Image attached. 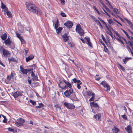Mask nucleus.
Returning <instances> with one entry per match:
<instances>
[{
	"label": "nucleus",
	"instance_id": "f257e3e1",
	"mask_svg": "<svg viewBox=\"0 0 133 133\" xmlns=\"http://www.w3.org/2000/svg\"><path fill=\"white\" fill-rule=\"evenodd\" d=\"M25 5L30 11L35 12L38 15H41L42 14V11L36 7L34 4H32L30 2H26L25 3Z\"/></svg>",
	"mask_w": 133,
	"mask_h": 133
},
{
	"label": "nucleus",
	"instance_id": "f03ea898",
	"mask_svg": "<svg viewBox=\"0 0 133 133\" xmlns=\"http://www.w3.org/2000/svg\"><path fill=\"white\" fill-rule=\"evenodd\" d=\"M58 84L60 88L64 89H66L68 88H71V85L68 82L64 79L63 81H60L58 83Z\"/></svg>",
	"mask_w": 133,
	"mask_h": 133
},
{
	"label": "nucleus",
	"instance_id": "7ed1b4c3",
	"mask_svg": "<svg viewBox=\"0 0 133 133\" xmlns=\"http://www.w3.org/2000/svg\"><path fill=\"white\" fill-rule=\"evenodd\" d=\"M76 30L77 32L79 35L81 36H83L84 34V31L82 28L80 24H77L76 26Z\"/></svg>",
	"mask_w": 133,
	"mask_h": 133
},
{
	"label": "nucleus",
	"instance_id": "20e7f679",
	"mask_svg": "<svg viewBox=\"0 0 133 133\" xmlns=\"http://www.w3.org/2000/svg\"><path fill=\"white\" fill-rule=\"evenodd\" d=\"M17 121H15V123L17 127H19L23 125V123L25 122V120L23 118H19L17 119Z\"/></svg>",
	"mask_w": 133,
	"mask_h": 133
},
{
	"label": "nucleus",
	"instance_id": "39448f33",
	"mask_svg": "<svg viewBox=\"0 0 133 133\" xmlns=\"http://www.w3.org/2000/svg\"><path fill=\"white\" fill-rule=\"evenodd\" d=\"M69 88V89H67L64 92L65 95L67 97H70V96H71L73 92V90L71 88Z\"/></svg>",
	"mask_w": 133,
	"mask_h": 133
},
{
	"label": "nucleus",
	"instance_id": "423d86ee",
	"mask_svg": "<svg viewBox=\"0 0 133 133\" xmlns=\"http://www.w3.org/2000/svg\"><path fill=\"white\" fill-rule=\"evenodd\" d=\"M64 105L68 109H74L75 108V106L73 104L66 102L64 103Z\"/></svg>",
	"mask_w": 133,
	"mask_h": 133
},
{
	"label": "nucleus",
	"instance_id": "0eeeda50",
	"mask_svg": "<svg viewBox=\"0 0 133 133\" xmlns=\"http://www.w3.org/2000/svg\"><path fill=\"white\" fill-rule=\"evenodd\" d=\"M11 94L15 98L19 96H21L22 95V94L21 92H19L18 91L14 92L13 93L12 92Z\"/></svg>",
	"mask_w": 133,
	"mask_h": 133
},
{
	"label": "nucleus",
	"instance_id": "6e6552de",
	"mask_svg": "<svg viewBox=\"0 0 133 133\" xmlns=\"http://www.w3.org/2000/svg\"><path fill=\"white\" fill-rule=\"evenodd\" d=\"M69 98L73 101H79V99L76 97V95L75 93L74 92L70 96Z\"/></svg>",
	"mask_w": 133,
	"mask_h": 133
},
{
	"label": "nucleus",
	"instance_id": "1a4fd4ad",
	"mask_svg": "<svg viewBox=\"0 0 133 133\" xmlns=\"http://www.w3.org/2000/svg\"><path fill=\"white\" fill-rule=\"evenodd\" d=\"M73 23L71 21H68L65 23L64 25L67 28H70L73 25Z\"/></svg>",
	"mask_w": 133,
	"mask_h": 133
},
{
	"label": "nucleus",
	"instance_id": "9d476101",
	"mask_svg": "<svg viewBox=\"0 0 133 133\" xmlns=\"http://www.w3.org/2000/svg\"><path fill=\"white\" fill-rule=\"evenodd\" d=\"M62 37L64 42H67L69 39V36H68L67 33H65L64 35H62Z\"/></svg>",
	"mask_w": 133,
	"mask_h": 133
},
{
	"label": "nucleus",
	"instance_id": "9b49d317",
	"mask_svg": "<svg viewBox=\"0 0 133 133\" xmlns=\"http://www.w3.org/2000/svg\"><path fill=\"white\" fill-rule=\"evenodd\" d=\"M90 104L91 108L93 107L96 108H98V109L99 108V107L97 104V103H95L94 101L90 102Z\"/></svg>",
	"mask_w": 133,
	"mask_h": 133
},
{
	"label": "nucleus",
	"instance_id": "f8f14e48",
	"mask_svg": "<svg viewBox=\"0 0 133 133\" xmlns=\"http://www.w3.org/2000/svg\"><path fill=\"white\" fill-rule=\"evenodd\" d=\"M125 129L128 133H132V127L130 125L126 127Z\"/></svg>",
	"mask_w": 133,
	"mask_h": 133
},
{
	"label": "nucleus",
	"instance_id": "ddd939ff",
	"mask_svg": "<svg viewBox=\"0 0 133 133\" xmlns=\"http://www.w3.org/2000/svg\"><path fill=\"white\" fill-rule=\"evenodd\" d=\"M101 116V114H98L94 115V118L97 120L99 121H101V119L100 118Z\"/></svg>",
	"mask_w": 133,
	"mask_h": 133
},
{
	"label": "nucleus",
	"instance_id": "4468645a",
	"mask_svg": "<svg viewBox=\"0 0 133 133\" xmlns=\"http://www.w3.org/2000/svg\"><path fill=\"white\" fill-rule=\"evenodd\" d=\"M20 71L22 72L23 74H25V75L27 74V71H26V69H24L22 66H20Z\"/></svg>",
	"mask_w": 133,
	"mask_h": 133
},
{
	"label": "nucleus",
	"instance_id": "2eb2a0df",
	"mask_svg": "<svg viewBox=\"0 0 133 133\" xmlns=\"http://www.w3.org/2000/svg\"><path fill=\"white\" fill-rule=\"evenodd\" d=\"M85 39L88 42L87 44L90 47H91L92 46V44L90 41L89 37H85Z\"/></svg>",
	"mask_w": 133,
	"mask_h": 133
},
{
	"label": "nucleus",
	"instance_id": "dca6fc26",
	"mask_svg": "<svg viewBox=\"0 0 133 133\" xmlns=\"http://www.w3.org/2000/svg\"><path fill=\"white\" fill-rule=\"evenodd\" d=\"M10 45V47L12 49H14L15 48V44L14 43H12L10 41V38H9V46Z\"/></svg>",
	"mask_w": 133,
	"mask_h": 133
},
{
	"label": "nucleus",
	"instance_id": "f3484780",
	"mask_svg": "<svg viewBox=\"0 0 133 133\" xmlns=\"http://www.w3.org/2000/svg\"><path fill=\"white\" fill-rule=\"evenodd\" d=\"M2 52L3 55L5 57H6L7 56L8 53V51L6 50L3 49H2Z\"/></svg>",
	"mask_w": 133,
	"mask_h": 133
},
{
	"label": "nucleus",
	"instance_id": "a211bd4d",
	"mask_svg": "<svg viewBox=\"0 0 133 133\" xmlns=\"http://www.w3.org/2000/svg\"><path fill=\"white\" fill-rule=\"evenodd\" d=\"M17 131V129L16 128H9V131L13 132L14 133H16Z\"/></svg>",
	"mask_w": 133,
	"mask_h": 133
},
{
	"label": "nucleus",
	"instance_id": "6ab92c4d",
	"mask_svg": "<svg viewBox=\"0 0 133 133\" xmlns=\"http://www.w3.org/2000/svg\"><path fill=\"white\" fill-rule=\"evenodd\" d=\"M34 57V56H30L26 58V61L27 62H28L29 61L32 59Z\"/></svg>",
	"mask_w": 133,
	"mask_h": 133
},
{
	"label": "nucleus",
	"instance_id": "aec40b11",
	"mask_svg": "<svg viewBox=\"0 0 133 133\" xmlns=\"http://www.w3.org/2000/svg\"><path fill=\"white\" fill-rule=\"evenodd\" d=\"M100 84L102 85L104 87H107V86L109 85L108 83L105 81H102L100 83Z\"/></svg>",
	"mask_w": 133,
	"mask_h": 133
},
{
	"label": "nucleus",
	"instance_id": "412c9836",
	"mask_svg": "<svg viewBox=\"0 0 133 133\" xmlns=\"http://www.w3.org/2000/svg\"><path fill=\"white\" fill-rule=\"evenodd\" d=\"M3 11H4V14L6 16V15L8 16V10L7 7L4 9Z\"/></svg>",
	"mask_w": 133,
	"mask_h": 133
},
{
	"label": "nucleus",
	"instance_id": "4be33fe9",
	"mask_svg": "<svg viewBox=\"0 0 133 133\" xmlns=\"http://www.w3.org/2000/svg\"><path fill=\"white\" fill-rule=\"evenodd\" d=\"M131 58L126 57L124 59H123V62L124 64H126L127 62H128L129 59H131Z\"/></svg>",
	"mask_w": 133,
	"mask_h": 133
},
{
	"label": "nucleus",
	"instance_id": "5701e85b",
	"mask_svg": "<svg viewBox=\"0 0 133 133\" xmlns=\"http://www.w3.org/2000/svg\"><path fill=\"white\" fill-rule=\"evenodd\" d=\"M7 37V35L5 33H4V34H3V35L1 36V37L3 40H5Z\"/></svg>",
	"mask_w": 133,
	"mask_h": 133
},
{
	"label": "nucleus",
	"instance_id": "b1692460",
	"mask_svg": "<svg viewBox=\"0 0 133 133\" xmlns=\"http://www.w3.org/2000/svg\"><path fill=\"white\" fill-rule=\"evenodd\" d=\"M113 132L114 133H117L119 131V129L116 127H114L112 129Z\"/></svg>",
	"mask_w": 133,
	"mask_h": 133
},
{
	"label": "nucleus",
	"instance_id": "393cba45",
	"mask_svg": "<svg viewBox=\"0 0 133 133\" xmlns=\"http://www.w3.org/2000/svg\"><path fill=\"white\" fill-rule=\"evenodd\" d=\"M92 97H91L90 99H89V101L90 102L92 101H94V99L95 97V94L94 93H92Z\"/></svg>",
	"mask_w": 133,
	"mask_h": 133
},
{
	"label": "nucleus",
	"instance_id": "a878e982",
	"mask_svg": "<svg viewBox=\"0 0 133 133\" xmlns=\"http://www.w3.org/2000/svg\"><path fill=\"white\" fill-rule=\"evenodd\" d=\"M120 67L121 69L123 71H125V70L124 67L119 63H118L117 64Z\"/></svg>",
	"mask_w": 133,
	"mask_h": 133
},
{
	"label": "nucleus",
	"instance_id": "bb28decb",
	"mask_svg": "<svg viewBox=\"0 0 133 133\" xmlns=\"http://www.w3.org/2000/svg\"><path fill=\"white\" fill-rule=\"evenodd\" d=\"M122 37H120V38H118V37L116 38V39L119 42H121L123 44H124V43L122 40Z\"/></svg>",
	"mask_w": 133,
	"mask_h": 133
},
{
	"label": "nucleus",
	"instance_id": "cd10ccee",
	"mask_svg": "<svg viewBox=\"0 0 133 133\" xmlns=\"http://www.w3.org/2000/svg\"><path fill=\"white\" fill-rule=\"evenodd\" d=\"M58 19L57 18V20L56 22H55V29H56L58 27Z\"/></svg>",
	"mask_w": 133,
	"mask_h": 133
},
{
	"label": "nucleus",
	"instance_id": "c85d7f7f",
	"mask_svg": "<svg viewBox=\"0 0 133 133\" xmlns=\"http://www.w3.org/2000/svg\"><path fill=\"white\" fill-rule=\"evenodd\" d=\"M62 29V28L61 27H59L58 28H57L56 29L57 32L58 34L61 31Z\"/></svg>",
	"mask_w": 133,
	"mask_h": 133
},
{
	"label": "nucleus",
	"instance_id": "c756f323",
	"mask_svg": "<svg viewBox=\"0 0 133 133\" xmlns=\"http://www.w3.org/2000/svg\"><path fill=\"white\" fill-rule=\"evenodd\" d=\"M44 106V105L42 103H39V105L38 106H36L35 107L37 108H40Z\"/></svg>",
	"mask_w": 133,
	"mask_h": 133
},
{
	"label": "nucleus",
	"instance_id": "7c9ffc66",
	"mask_svg": "<svg viewBox=\"0 0 133 133\" xmlns=\"http://www.w3.org/2000/svg\"><path fill=\"white\" fill-rule=\"evenodd\" d=\"M68 44L71 47H72L75 45L74 43L71 42H69L68 43Z\"/></svg>",
	"mask_w": 133,
	"mask_h": 133
},
{
	"label": "nucleus",
	"instance_id": "2f4dec72",
	"mask_svg": "<svg viewBox=\"0 0 133 133\" xmlns=\"http://www.w3.org/2000/svg\"><path fill=\"white\" fill-rule=\"evenodd\" d=\"M15 74L14 71L12 72L10 76V77L9 76V80L11 78H13V76Z\"/></svg>",
	"mask_w": 133,
	"mask_h": 133
},
{
	"label": "nucleus",
	"instance_id": "473e14b6",
	"mask_svg": "<svg viewBox=\"0 0 133 133\" xmlns=\"http://www.w3.org/2000/svg\"><path fill=\"white\" fill-rule=\"evenodd\" d=\"M108 23L110 25H113L115 23L111 19H110L108 20Z\"/></svg>",
	"mask_w": 133,
	"mask_h": 133
},
{
	"label": "nucleus",
	"instance_id": "72a5a7b5",
	"mask_svg": "<svg viewBox=\"0 0 133 133\" xmlns=\"http://www.w3.org/2000/svg\"><path fill=\"white\" fill-rule=\"evenodd\" d=\"M1 8L2 9H4L6 8V5H4L2 2H1Z\"/></svg>",
	"mask_w": 133,
	"mask_h": 133
},
{
	"label": "nucleus",
	"instance_id": "f704fd0d",
	"mask_svg": "<svg viewBox=\"0 0 133 133\" xmlns=\"http://www.w3.org/2000/svg\"><path fill=\"white\" fill-rule=\"evenodd\" d=\"M104 88L107 89L106 91L107 92H109L110 89V87L109 85H108V86H107V87H104Z\"/></svg>",
	"mask_w": 133,
	"mask_h": 133
},
{
	"label": "nucleus",
	"instance_id": "c9c22d12",
	"mask_svg": "<svg viewBox=\"0 0 133 133\" xmlns=\"http://www.w3.org/2000/svg\"><path fill=\"white\" fill-rule=\"evenodd\" d=\"M124 19L128 23L129 25L132 23L130 21L127 19V18H124Z\"/></svg>",
	"mask_w": 133,
	"mask_h": 133
},
{
	"label": "nucleus",
	"instance_id": "e433bc0d",
	"mask_svg": "<svg viewBox=\"0 0 133 133\" xmlns=\"http://www.w3.org/2000/svg\"><path fill=\"white\" fill-rule=\"evenodd\" d=\"M126 43L127 44L130 45L131 46L133 44V43H132V42H131L129 41H127V42H126Z\"/></svg>",
	"mask_w": 133,
	"mask_h": 133
},
{
	"label": "nucleus",
	"instance_id": "4c0bfd02",
	"mask_svg": "<svg viewBox=\"0 0 133 133\" xmlns=\"http://www.w3.org/2000/svg\"><path fill=\"white\" fill-rule=\"evenodd\" d=\"M0 97L2 98V97L4 96L5 94L3 92H2V90H1V92H0Z\"/></svg>",
	"mask_w": 133,
	"mask_h": 133
},
{
	"label": "nucleus",
	"instance_id": "58836bf2",
	"mask_svg": "<svg viewBox=\"0 0 133 133\" xmlns=\"http://www.w3.org/2000/svg\"><path fill=\"white\" fill-rule=\"evenodd\" d=\"M90 16L94 20V21L96 22H97V21L98 20H97L94 16H92L91 15H90Z\"/></svg>",
	"mask_w": 133,
	"mask_h": 133
},
{
	"label": "nucleus",
	"instance_id": "ea45409f",
	"mask_svg": "<svg viewBox=\"0 0 133 133\" xmlns=\"http://www.w3.org/2000/svg\"><path fill=\"white\" fill-rule=\"evenodd\" d=\"M87 95L89 96H91L92 95V93L89 91H87Z\"/></svg>",
	"mask_w": 133,
	"mask_h": 133
},
{
	"label": "nucleus",
	"instance_id": "a19ab883",
	"mask_svg": "<svg viewBox=\"0 0 133 133\" xmlns=\"http://www.w3.org/2000/svg\"><path fill=\"white\" fill-rule=\"evenodd\" d=\"M11 61H12L14 62H17L16 59L14 58L13 57L11 58L10 59H9V62H10Z\"/></svg>",
	"mask_w": 133,
	"mask_h": 133
},
{
	"label": "nucleus",
	"instance_id": "79ce46f5",
	"mask_svg": "<svg viewBox=\"0 0 133 133\" xmlns=\"http://www.w3.org/2000/svg\"><path fill=\"white\" fill-rule=\"evenodd\" d=\"M2 116L4 118V120L3 121V123H6L7 121V119L6 118V117L3 115H2Z\"/></svg>",
	"mask_w": 133,
	"mask_h": 133
},
{
	"label": "nucleus",
	"instance_id": "37998d69",
	"mask_svg": "<svg viewBox=\"0 0 133 133\" xmlns=\"http://www.w3.org/2000/svg\"><path fill=\"white\" fill-rule=\"evenodd\" d=\"M121 117L123 118L124 119H125L126 120H128L127 118V117L126 115H125L124 114L123 115H122L121 116Z\"/></svg>",
	"mask_w": 133,
	"mask_h": 133
},
{
	"label": "nucleus",
	"instance_id": "c03bdc74",
	"mask_svg": "<svg viewBox=\"0 0 133 133\" xmlns=\"http://www.w3.org/2000/svg\"><path fill=\"white\" fill-rule=\"evenodd\" d=\"M29 102L31 103L33 105H36V102L33 101L32 100H30Z\"/></svg>",
	"mask_w": 133,
	"mask_h": 133
},
{
	"label": "nucleus",
	"instance_id": "a18cd8bd",
	"mask_svg": "<svg viewBox=\"0 0 133 133\" xmlns=\"http://www.w3.org/2000/svg\"><path fill=\"white\" fill-rule=\"evenodd\" d=\"M16 35L17 37L19 38V39H22V37L19 34L17 33L16 34Z\"/></svg>",
	"mask_w": 133,
	"mask_h": 133
},
{
	"label": "nucleus",
	"instance_id": "49530a36",
	"mask_svg": "<svg viewBox=\"0 0 133 133\" xmlns=\"http://www.w3.org/2000/svg\"><path fill=\"white\" fill-rule=\"evenodd\" d=\"M26 70H27L26 71H27V73L28 72H29L30 71H33V68H30L27 69H26Z\"/></svg>",
	"mask_w": 133,
	"mask_h": 133
},
{
	"label": "nucleus",
	"instance_id": "de8ad7c7",
	"mask_svg": "<svg viewBox=\"0 0 133 133\" xmlns=\"http://www.w3.org/2000/svg\"><path fill=\"white\" fill-rule=\"evenodd\" d=\"M113 11L115 13L117 14H118V10L116 8L113 9Z\"/></svg>",
	"mask_w": 133,
	"mask_h": 133
},
{
	"label": "nucleus",
	"instance_id": "09e8293b",
	"mask_svg": "<svg viewBox=\"0 0 133 133\" xmlns=\"http://www.w3.org/2000/svg\"><path fill=\"white\" fill-rule=\"evenodd\" d=\"M26 30L27 31H28L30 32H32V29L29 27L27 28Z\"/></svg>",
	"mask_w": 133,
	"mask_h": 133
},
{
	"label": "nucleus",
	"instance_id": "8fccbe9b",
	"mask_svg": "<svg viewBox=\"0 0 133 133\" xmlns=\"http://www.w3.org/2000/svg\"><path fill=\"white\" fill-rule=\"evenodd\" d=\"M82 84V83H77V87L78 89H79L81 88V87L80 86V84Z\"/></svg>",
	"mask_w": 133,
	"mask_h": 133
},
{
	"label": "nucleus",
	"instance_id": "3c124183",
	"mask_svg": "<svg viewBox=\"0 0 133 133\" xmlns=\"http://www.w3.org/2000/svg\"><path fill=\"white\" fill-rule=\"evenodd\" d=\"M109 32L108 33V34L112 38H113V34H112L111 31H109Z\"/></svg>",
	"mask_w": 133,
	"mask_h": 133
},
{
	"label": "nucleus",
	"instance_id": "603ef678",
	"mask_svg": "<svg viewBox=\"0 0 133 133\" xmlns=\"http://www.w3.org/2000/svg\"><path fill=\"white\" fill-rule=\"evenodd\" d=\"M32 78L34 80L37 81L38 79V77L37 76H35V75Z\"/></svg>",
	"mask_w": 133,
	"mask_h": 133
},
{
	"label": "nucleus",
	"instance_id": "864d4df0",
	"mask_svg": "<svg viewBox=\"0 0 133 133\" xmlns=\"http://www.w3.org/2000/svg\"><path fill=\"white\" fill-rule=\"evenodd\" d=\"M104 50L105 52L108 53L109 52L107 48H106V47L104 46Z\"/></svg>",
	"mask_w": 133,
	"mask_h": 133
},
{
	"label": "nucleus",
	"instance_id": "5fc2aeb1",
	"mask_svg": "<svg viewBox=\"0 0 133 133\" xmlns=\"http://www.w3.org/2000/svg\"><path fill=\"white\" fill-rule=\"evenodd\" d=\"M61 15L63 17H66V15L64 12H61Z\"/></svg>",
	"mask_w": 133,
	"mask_h": 133
},
{
	"label": "nucleus",
	"instance_id": "6e6d98bb",
	"mask_svg": "<svg viewBox=\"0 0 133 133\" xmlns=\"http://www.w3.org/2000/svg\"><path fill=\"white\" fill-rule=\"evenodd\" d=\"M4 42L6 45H7L8 44V38L6 40H5Z\"/></svg>",
	"mask_w": 133,
	"mask_h": 133
},
{
	"label": "nucleus",
	"instance_id": "4d7b16f0",
	"mask_svg": "<svg viewBox=\"0 0 133 133\" xmlns=\"http://www.w3.org/2000/svg\"><path fill=\"white\" fill-rule=\"evenodd\" d=\"M96 23L97 24H99L102 27V25H101L100 22L99 20L97 21V22H96Z\"/></svg>",
	"mask_w": 133,
	"mask_h": 133
},
{
	"label": "nucleus",
	"instance_id": "13d9d810",
	"mask_svg": "<svg viewBox=\"0 0 133 133\" xmlns=\"http://www.w3.org/2000/svg\"><path fill=\"white\" fill-rule=\"evenodd\" d=\"M20 40L22 44L23 43H24L25 41L22 37V39H21Z\"/></svg>",
	"mask_w": 133,
	"mask_h": 133
},
{
	"label": "nucleus",
	"instance_id": "bf43d9fd",
	"mask_svg": "<svg viewBox=\"0 0 133 133\" xmlns=\"http://www.w3.org/2000/svg\"><path fill=\"white\" fill-rule=\"evenodd\" d=\"M101 3L102 5L103 6L105 9L107 7L105 5V4L102 2H101Z\"/></svg>",
	"mask_w": 133,
	"mask_h": 133
},
{
	"label": "nucleus",
	"instance_id": "052dcab7",
	"mask_svg": "<svg viewBox=\"0 0 133 133\" xmlns=\"http://www.w3.org/2000/svg\"><path fill=\"white\" fill-rule=\"evenodd\" d=\"M115 33L116 34V35L118 37V38H120V37H121L120 35L118 34V33L117 32L115 31Z\"/></svg>",
	"mask_w": 133,
	"mask_h": 133
},
{
	"label": "nucleus",
	"instance_id": "680f3d73",
	"mask_svg": "<svg viewBox=\"0 0 133 133\" xmlns=\"http://www.w3.org/2000/svg\"><path fill=\"white\" fill-rule=\"evenodd\" d=\"M130 27L132 29V30H133V24L132 23H131L129 25Z\"/></svg>",
	"mask_w": 133,
	"mask_h": 133
},
{
	"label": "nucleus",
	"instance_id": "e2e57ef3",
	"mask_svg": "<svg viewBox=\"0 0 133 133\" xmlns=\"http://www.w3.org/2000/svg\"><path fill=\"white\" fill-rule=\"evenodd\" d=\"M126 46H127V49L129 50H129H130V51L131 50V48L129 46L127 45H126Z\"/></svg>",
	"mask_w": 133,
	"mask_h": 133
},
{
	"label": "nucleus",
	"instance_id": "0e129e2a",
	"mask_svg": "<svg viewBox=\"0 0 133 133\" xmlns=\"http://www.w3.org/2000/svg\"><path fill=\"white\" fill-rule=\"evenodd\" d=\"M73 81L75 83H77V80L76 78H74L72 79Z\"/></svg>",
	"mask_w": 133,
	"mask_h": 133
},
{
	"label": "nucleus",
	"instance_id": "69168bd1",
	"mask_svg": "<svg viewBox=\"0 0 133 133\" xmlns=\"http://www.w3.org/2000/svg\"><path fill=\"white\" fill-rule=\"evenodd\" d=\"M105 9L108 12H109L110 13V12H111L110 10L107 7Z\"/></svg>",
	"mask_w": 133,
	"mask_h": 133
},
{
	"label": "nucleus",
	"instance_id": "338daca9",
	"mask_svg": "<svg viewBox=\"0 0 133 133\" xmlns=\"http://www.w3.org/2000/svg\"><path fill=\"white\" fill-rule=\"evenodd\" d=\"M31 76L32 77H33L35 75L34 73L33 72V71H31Z\"/></svg>",
	"mask_w": 133,
	"mask_h": 133
},
{
	"label": "nucleus",
	"instance_id": "774afa93",
	"mask_svg": "<svg viewBox=\"0 0 133 133\" xmlns=\"http://www.w3.org/2000/svg\"><path fill=\"white\" fill-rule=\"evenodd\" d=\"M127 30L128 31L130 32L131 34L132 35L133 34V32H132L130 29H128Z\"/></svg>",
	"mask_w": 133,
	"mask_h": 133
}]
</instances>
